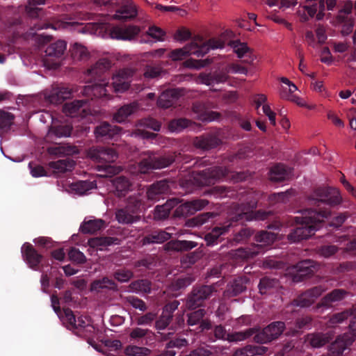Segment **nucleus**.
Masks as SVG:
<instances>
[{"instance_id": "f257e3e1", "label": "nucleus", "mask_w": 356, "mask_h": 356, "mask_svg": "<svg viewBox=\"0 0 356 356\" xmlns=\"http://www.w3.org/2000/svg\"><path fill=\"white\" fill-rule=\"evenodd\" d=\"M330 216L327 211L316 213L314 210H305L300 212V216L296 217V222L302 225L289 234L288 238L292 242L306 239L318 229L319 224Z\"/></svg>"}, {"instance_id": "f03ea898", "label": "nucleus", "mask_w": 356, "mask_h": 356, "mask_svg": "<svg viewBox=\"0 0 356 356\" xmlns=\"http://www.w3.org/2000/svg\"><path fill=\"white\" fill-rule=\"evenodd\" d=\"M139 31V28L136 26H111L105 23H88L83 29V32L120 40H130L138 35Z\"/></svg>"}, {"instance_id": "7ed1b4c3", "label": "nucleus", "mask_w": 356, "mask_h": 356, "mask_svg": "<svg viewBox=\"0 0 356 356\" xmlns=\"http://www.w3.org/2000/svg\"><path fill=\"white\" fill-rule=\"evenodd\" d=\"M184 47L186 51H188V56L194 55L197 57H202L207 54L211 49L223 48L225 47V42L221 39L215 38L204 42L201 38L197 37Z\"/></svg>"}, {"instance_id": "20e7f679", "label": "nucleus", "mask_w": 356, "mask_h": 356, "mask_svg": "<svg viewBox=\"0 0 356 356\" xmlns=\"http://www.w3.org/2000/svg\"><path fill=\"white\" fill-rule=\"evenodd\" d=\"M309 200L311 204L321 202L330 206H336L343 202V198L340 191L337 188L323 187L315 190Z\"/></svg>"}, {"instance_id": "39448f33", "label": "nucleus", "mask_w": 356, "mask_h": 356, "mask_svg": "<svg viewBox=\"0 0 356 356\" xmlns=\"http://www.w3.org/2000/svg\"><path fill=\"white\" fill-rule=\"evenodd\" d=\"M64 321L70 330H74L76 334L86 337H88L89 333L94 331V327L90 324V321L87 317L76 318L70 309L65 310Z\"/></svg>"}, {"instance_id": "423d86ee", "label": "nucleus", "mask_w": 356, "mask_h": 356, "mask_svg": "<svg viewBox=\"0 0 356 356\" xmlns=\"http://www.w3.org/2000/svg\"><path fill=\"white\" fill-rule=\"evenodd\" d=\"M108 3L120 7V9L112 17L113 19L127 20L136 16V6L132 0H110Z\"/></svg>"}, {"instance_id": "0eeeda50", "label": "nucleus", "mask_w": 356, "mask_h": 356, "mask_svg": "<svg viewBox=\"0 0 356 356\" xmlns=\"http://www.w3.org/2000/svg\"><path fill=\"white\" fill-rule=\"evenodd\" d=\"M284 324L282 322L273 323L254 336V341L259 343H266L277 338L283 332Z\"/></svg>"}, {"instance_id": "6e6552de", "label": "nucleus", "mask_w": 356, "mask_h": 356, "mask_svg": "<svg viewBox=\"0 0 356 356\" xmlns=\"http://www.w3.org/2000/svg\"><path fill=\"white\" fill-rule=\"evenodd\" d=\"M172 156H163L159 159L154 156H149L147 159H144L138 165V172L146 173L151 169L163 168L168 166L173 162Z\"/></svg>"}, {"instance_id": "1a4fd4ad", "label": "nucleus", "mask_w": 356, "mask_h": 356, "mask_svg": "<svg viewBox=\"0 0 356 356\" xmlns=\"http://www.w3.org/2000/svg\"><path fill=\"white\" fill-rule=\"evenodd\" d=\"M256 332L255 329H248L244 332H234L232 334L227 333L225 329L221 326H217L215 328L214 334L216 338L223 340H227L230 342H237L246 339L252 336Z\"/></svg>"}, {"instance_id": "9d476101", "label": "nucleus", "mask_w": 356, "mask_h": 356, "mask_svg": "<svg viewBox=\"0 0 356 356\" xmlns=\"http://www.w3.org/2000/svg\"><path fill=\"white\" fill-rule=\"evenodd\" d=\"M134 72L130 69L120 70L113 76V87L115 92H124L130 86L129 79L133 76Z\"/></svg>"}, {"instance_id": "9b49d317", "label": "nucleus", "mask_w": 356, "mask_h": 356, "mask_svg": "<svg viewBox=\"0 0 356 356\" xmlns=\"http://www.w3.org/2000/svg\"><path fill=\"white\" fill-rule=\"evenodd\" d=\"M88 155L99 163H111L118 158V154L113 149L104 147L92 148L89 150Z\"/></svg>"}, {"instance_id": "f8f14e48", "label": "nucleus", "mask_w": 356, "mask_h": 356, "mask_svg": "<svg viewBox=\"0 0 356 356\" xmlns=\"http://www.w3.org/2000/svg\"><path fill=\"white\" fill-rule=\"evenodd\" d=\"M140 202L136 200L134 202V209H131V206L126 209H119L115 213V218L120 223L128 224L132 223L138 220V217L134 216L137 210L140 209Z\"/></svg>"}, {"instance_id": "ddd939ff", "label": "nucleus", "mask_w": 356, "mask_h": 356, "mask_svg": "<svg viewBox=\"0 0 356 356\" xmlns=\"http://www.w3.org/2000/svg\"><path fill=\"white\" fill-rule=\"evenodd\" d=\"M137 130L132 133L131 136H141L142 138H152L154 136V134H149L147 131H145L144 129H150L154 131H159L161 125L160 124L152 120V119H145L141 120L137 124Z\"/></svg>"}, {"instance_id": "4468645a", "label": "nucleus", "mask_w": 356, "mask_h": 356, "mask_svg": "<svg viewBox=\"0 0 356 356\" xmlns=\"http://www.w3.org/2000/svg\"><path fill=\"white\" fill-rule=\"evenodd\" d=\"M207 204V202L204 200H196L191 202H185L181 204L176 212L182 216L192 215L197 211L204 208Z\"/></svg>"}, {"instance_id": "2eb2a0df", "label": "nucleus", "mask_w": 356, "mask_h": 356, "mask_svg": "<svg viewBox=\"0 0 356 356\" xmlns=\"http://www.w3.org/2000/svg\"><path fill=\"white\" fill-rule=\"evenodd\" d=\"M71 131L72 127L70 126L59 124L57 120H53L52 125L47 134V140H51L54 138L70 136Z\"/></svg>"}, {"instance_id": "dca6fc26", "label": "nucleus", "mask_w": 356, "mask_h": 356, "mask_svg": "<svg viewBox=\"0 0 356 356\" xmlns=\"http://www.w3.org/2000/svg\"><path fill=\"white\" fill-rule=\"evenodd\" d=\"M22 253L27 264L32 268H35L41 261L42 256L33 248L30 243H26L22 245Z\"/></svg>"}, {"instance_id": "f3484780", "label": "nucleus", "mask_w": 356, "mask_h": 356, "mask_svg": "<svg viewBox=\"0 0 356 356\" xmlns=\"http://www.w3.org/2000/svg\"><path fill=\"white\" fill-rule=\"evenodd\" d=\"M257 250L250 251L248 253V256L253 257L259 254L261 251L259 247H265L272 244L275 240V234L269 232H261L256 236Z\"/></svg>"}, {"instance_id": "a211bd4d", "label": "nucleus", "mask_w": 356, "mask_h": 356, "mask_svg": "<svg viewBox=\"0 0 356 356\" xmlns=\"http://www.w3.org/2000/svg\"><path fill=\"white\" fill-rule=\"evenodd\" d=\"M193 110L196 114V118L202 122H211L220 118L218 112L208 111L204 105L200 104H194Z\"/></svg>"}, {"instance_id": "6ab92c4d", "label": "nucleus", "mask_w": 356, "mask_h": 356, "mask_svg": "<svg viewBox=\"0 0 356 356\" xmlns=\"http://www.w3.org/2000/svg\"><path fill=\"white\" fill-rule=\"evenodd\" d=\"M226 69L224 72L216 73L214 75L201 74L198 76L197 82L207 86H213L216 83H224L227 79Z\"/></svg>"}, {"instance_id": "aec40b11", "label": "nucleus", "mask_w": 356, "mask_h": 356, "mask_svg": "<svg viewBox=\"0 0 356 356\" xmlns=\"http://www.w3.org/2000/svg\"><path fill=\"white\" fill-rule=\"evenodd\" d=\"M181 89H170L161 94L158 99V105L162 108H169L174 102V100L181 95Z\"/></svg>"}, {"instance_id": "412c9836", "label": "nucleus", "mask_w": 356, "mask_h": 356, "mask_svg": "<svg viewBox=\"0 0 356 356\" xmlns=\"http://www.w3.org/2000/svg\"><path fill=\"white\" fill-rule=\"evenodd\" d=\"M322 292L323 289L321 287H314L302 294L298 298L297 305L300 307H307L313 303L314 300L321 296Z\"/></svg>"}, {"instance_id": "4be33fe9", "label": "nucleus", "mask_w": 356, "mask_h": 356, "mask_svg": "<svg viewBox=\"0 0 356 356\" xmlns=\"http://www.w3.org/2000/svg\"><path fill=\"white\" fill-rule=\"evenodd\" d=\"M105 227V222L102 219H87L80 227V229L85 234H93Z\"/></svg>"}, {"instance_id": "5701e85b", "label": "nucleus", "mask_w": 356, "mask_h": 356, "mask_svg": "<svg viewBox=\"0 0 356 356\" xmlns=\"http://www.w3.org/2000/svg\"><path fill=\"white\" fill-rule=\"evenodd\" d=\"M136 110L137 105L134 103L124 105L113 114V120L116 122L122 123L124 122L128 117L134 113Z\"/></svg>"}, {"instance_id": "b1692460", "label": "nucleus", "mask_w": 356, "mask_h": 356, "mask_svg": "<svg viewBox=\"0 0 356 356\" xmlns=\"http://www.w3.org/2000/svg\"><path fill=\"white\" fill-rule=\"evenodd\" d=\"M71 90L66 88H54L47 99L52 104H59L65 99L70 98Z\"/></svg>"}, {"instance_id": "393cba45", "label": "nucleus", "mask_w": 356, "mask_h": 356, "mask_svg": "<svg viewBox=\"0 0 356 356\" xmlns=\"http://www.w3.org/2000/svg\"><path fill=\"white\" fill-rule=\"evenodd\" d=\"M121 128L117 126H111L108 123L104 122L96 128L95 134L97 137L106 136L113 138V136L120 134Z\"/></svg>"}, {"instance_id": "a878e982", "label": "nucleus", "mask_w": 356, "mask_h": 356, "mask_svg": "<svg viewBox=\"0 0 356 356\" xmlns=\"http://www.w3.org/2000/svg\"><path fill=\"white\" fill-rule=\"evenodd\" d=\"M67 44L65 41L58 40L49 44L45 49L46 56L49 58H60L66 50Z\"/></svg>"}, {"instance_id": "bb28decb", "label": "nucleus", "mask_w": 356, "mask_h": 356, "mask_svg": "<svg viewBox=\"0 0 356 356\" xmlns=\"http://www.w3.org/2000/svg\"><path fill=\"white\" fill-rule=\"evenodd\" d=\"M168 191V186L165 181H159L152 184L147 192L149 200H157L159 196Z\"/></svg>"}, {"instance_id": "cd10ccee", "label": "nucleus", "mask_w": 356, "mask_h": 356, "mask_svg": "<svg viewBox=\"0 0 356 356\" xmlns=\"http://www.w3.org/2000/svg\"><path fill=\"white\" fill-rule=\"evenodd\" d=\"M48 152L51 154L63 156L77 154L78 149L74 146L68 145H60L56 147H51L48 148Z\"/></svg>"}, {"instance_id": "c85d7f7f", "label": "nucleus", "mask_w": 356, "mask_h": 356, "mask_svg": "<svg viewBox=\"0 0 356 356\" xmlns=\"http://www.w3.org/2000/svg\"><path fill=\"white\" fill-rule=\"evenodd\" d=\"M212 293L211 286H204L202 287L197 292V293L194 294L192 297H191L187 301V306L188 308H193L196 306H198L200 303L197 302L200 299L206 298Z\"/></svg>"}, {"instance_id": "c756f323", "label": "nucleus", "mask_w": 356, "mask_h": 356, "mask_svg": "<svg viewBox=\"0 0 356 356\" xmlns=\"http://www.w3.org/2000/svg\"><path fill=\"white\" fill-rule=\"evenodd\" d=\"M289 172L283 165H277L271 168L269 177L271 181H281L289 177Z\"/></svg>"}, {"instance_id": "7c9ffc66", "label": "nucleus", "mask_w": 356, "mask_h": 356, "mask_svg": "<svg viewBox=\"0 0 356 356\" xmlns=\"http://www.w3.org/2000/svg\"><path fill=\"white\" fill-rule=\"evenodd\" d=\"M267 348L264 346H247L243 348L237 350L234 356H255L264 354Z\"/></svg>"}, {"instance_id": "2f4dec72", "label": "nucleus", "mask_w": 356, "mask_h": 356, "mask_svg": "<svg viewBox=\"0 0 356 356\" xmlns=\"http://www.w3.org/2000/svg\"><path fill=\"white\" fill-rule=\"evenodd\" d=\"M107 83H99L95 85H88L85 87L83 95H93L97 97H101L106 95V89L105 86Z\"/></svg>"}, {"instance_id": "473e14b6", "label": "nucleus", "mask_w": 356, "mask_h": 356, "mask_svg": "<svg viewBox=\"0 0 356 356\" xmlns=\"http://www.w3.org/2000/svg\"><path fill=\"white\" fill-rule=\"evenodd\" d=\"M74 165V162L70 159L59 160L49 163V167L55 173L65 172L71 170Z\"/></svg>"}, {"instance_id": "72a5a7b5", "label": "nucleus", "mask_w": 356, "mask_h": 356, "mask_svg": "<svg viewBox=\"0 0 356 356\" xmlns=\"http://www.w3.org/2000/svg\"><path fill=\"white\" fill-rule=\"evenodd\" d=\"M256 207L255 202H253L251 204V210L248 209L247 211H243L241 213H238V219H245V220H264L266 216V213L261 211H253L252 209Z\"/></svg>"}, {"instance_id": "f704fd0d", "label": "nucleus", "mask_w": 356, "mask_h": 356, "mask_svg": "<svg viewBox=\"0 0 356 356\" xmlns=\"http://www.w3.org/2000/svg\"><path fill=\"white\" fill-rule=\"evenodd\" d=\"M175 202V200H170L163 205L157 206L154 210V218L156 220H162L167 218Z\"/></svg>"}, {"instance_id": "c9c22d12", "label": "nucleus", "mask_w": 356, "mask_h": 356, "mask_svg": "<svg viewBox=\"0 0 356 356\" xmlns=\"http://www.w3.org/2000/svg\"><path fill=\"white\" fill-rule=\"evenodd\" d=\"M112 183L115 188L118 195H123L129 191L131 188V184L130 181L124 177H119L113 180Z\"/></svg>"}, {"instance_id": "e433bc0d", "label": "nucleus", "mask_w": 356, "mask_h": 356, "mask_svg": "<svg viewBox=\"0 0 356 356\" xmlns=\"http://www.w3.org/2000/svg\"><path fill=\"white\" fill-rule=\"evenodd\" d=\"M96 184L93 181H81L71 184L72 191L79 195H85L90 190L96 188Z\"/></svg>"}, {"instance_id": "4c0bfd02", "label": "nucleus", "mask_w": 356, "mask_h": 356, "mask_svg": "<svg viewBox=\"0 0 356 356\" xmlns=\"http://www.w3.org/2000/svg\"><path fill=\"white\" fill-rule=\"evenodd\" d=\"M197 243L189 241H175L168 243L166 246L168 250L175 251L188 250L195 248Z\"/></svg>"}, {"instance_id": "58836bf2", "label": "nucleus", "mask_w": 356, "mask_h": 356, "mask_svg": "<svg viewBox=\"0 0 356 356\" xmlns=\"http://www.w3.org/2000/svg\"><path fill=\"white\" fill-rule=\"evenodd\" d=\"M86 104L83 101L76 100L70 103H67L63 106V112L66 115L75 117L82 109V107Z\"/></svg>"}, {"instance_id": "ea45409f", "label": "nucleus", "mask_w": 356, "mask_h": 356, "mask_svg": "<svg viewBox=\"0 0 356 356\" xmlns=\"http://www.w3.org/2000/svg\"><path fill=\"white\" fill-rule=\"evenodd\" d=\"M170 238V234L166 232H154L143 239V244L161 243Z\"/></svg>"}, {"instance_id": "a19ab883", "label": "nucleus", "mask_w": 356, "mask_h": 356, "mask_svg": "<svg viewBox=\"0 0 356 356\" xmlns=\"http://www.w3.org/2000/svg\"><path fill=\"white\" fill-rule=\"evenodd\" d=\"M280 96L281 98L286 100L291 101L294 103H296L297 105L301 106V107H306L308 109H314L315 108V105H308L305 102V100H303L302 98L297 97L294 95H289L286 92L285 88H283L280 92Z\"/></svg>"}, {"instance_id": "79ce46f5", "label": "nucleus", "mask_w": 356, "mask_h": 356, "mask_svg": "<svg viewBox=\"0 0 356 356\" xmlns=\"http://www.w3.org/2000/svg\"><path fill=\"white\" fill-rule=\"evenodd\" d=\"M314 262L311 260H305L296 266V271L300 277L307 276L314 273Z\"/></svg>"}, {"instance_id": "37998d69", "label": "nucleus", "mask_w": 356, "mask_h": 356, "mask_svg": "<svg viewBox=\"0 0 356 356\" xmlns=\"http://www.w3.org/2000/svg\"><path fill=\"white\" fill-rule=\"evenodd\" d=\"M72 56L74 60H83L89 56V53L86 48L79 43H75L71 50Z\"/></svg>"}, {"instance_id": "c03bdc74", "label": "nucleus", "mask_w": 356, "mask_h": 356, "mask_svg": "<svg viewBox=\"0 0 356 356\" xmlns=\"http://www.w3.org/2000/svg\"><path fill=\"white\" fill-rule=\"evenodd\" d=\"M114 243L111 238H94L88 241V244L91 248H96L97 250H103L104 248Z\"/></svg>"}, {"instance_id": "a18cd8bd", "label": "nucleus", "mask_w": 356, "mask_h": 356, "mask_svg": "<svg viewBox=\"0 0 356 356\" xmlns=\"http://www.w3.org/2000/svg\"><path fill=\"white\" fill-rule=\"evenodd\" d=\"M229 45L238 58H243L245 54L251 51V49L246 43L241 42L238 40L230 42Z\"/></svg>"}, {"instance_id": "49530a36", "label": "nucleus", "mask_w": 356, "mask_h": 356, "mask_svg": "<svg viewBox=\"0 0 356 356\" xmlns=\"http://www.w3.org/2000/svg\"><path fill=\"white\" fill-rule=\"evenodd\" d=\"M130 291L136 293H149L151 291L150 283L147 280H138L132 282L129 285Z\"/></svg>"}, {"instance_id": "de8ad7c7", "label": "nucleus", "mask_w": 356, "mask_h": 356, "mask_svg": "<svg viewBox=\"0 0 356 356\" xmlns=\"http://www.w3.org/2000/svg\"><path fill=\"white\" fill-rule=\"evenodd\" d=\"M327 6V10H332L336 6L335 0H319L318 1V10L316 13V19L321 20L323 18L325 13V6Z\"/></svg>"}, {"instance_id": "09e8293b", "label": "nucleus", "mask_w": 356, "mask_h": 356, "mask_svg": "<svg viewBox=\"0 0 356 356\" xmlns=\"http://www.w3.org/2000/svg\"><path fill=\"white\" fill-rule=\"evenodd\" d=\"M115 284L114 282L108 279V277H104L100 280H97L94 281L90 286L92 291H98L102 289H114Z\"/></svg>"}, {"instance_id": "8fccbe9b", "label": "nucleus", "mask_w": 356, "mask_h": 356, "mask_svg": "<svg viewBox=\"0 0 356 356\" xmlns=\"http://www.w3.org/2000/svg\"><path fill=\"white\" fill-rule=\"evenodd\" d=\"M110 67L111 62L106 58H103L97 61L95 65L88 70V73L90 74H98L107 70Z\"/></svg>"}, {"instance_id": "3c124183", "label": "nucleus", "mask_w": 356, "mask_h": 356, "mask_svg": "<svg viewBox=\"0 0 356 356\" xmlns=\"http://www.w3.org/2000/svg\"><path fill=\"white\" fill-rule=\"evenodd\" d=\"M346 295L344 291L341 289H336L332 291L330 293L327 295L323 298V302L325 305H328L332 302H335L342 300Z\"/></svg>"}, {"instance_id": "603ef678", "label": "nucleus", "mask_w": 356, "mask_h": 356, "mask_svg": "<svg viewBox=\"0 0 356 356\" xmlns=\"http://www.w3.org/2000/svg\"><path fill=\"white\" fill-rule=\"evenodd\" d=\"M310 344L314 348H319L329 341V337L321 334H311L308 337Z\"/></svg>"}, {"instance_id": "864d4df0", "label": "nucleus", "mask_w": 356, "mask_h": 356, "mask_svg": "<svg viewBox=\"0 0 356 356\" xmlns=\"http://www.w3.org/2000/svg\"><path fill=\"white\" fill-rule=\"evenodd\" d=\"M44 3L45 0H29L28 5L26 7L28 14L32 17H37L39 10L37 6L43 5Z\"/></svg>"}, {"instance_id": "5fc2aeb1", "label": "nucleus", "mask_w": 356, "mask_h": 356, "mask_svg": "<svg viewBox=\"0 0 356 356\" xmlns=\"http://www.w3.org/2000/svg\"><path fill=\"white\" fill-rule=\"evenodd\" d=\"M227 231V227H216L205 236V240L209 244H213L216 240Z\"/></svg>"}, {"instance_id": "6e6d98bb", "label": "nucleus", "mask_w": 356, "mask_h": 356, "mask_svg": "<svg viewBox=\"0 0 356 356\" xmlns=\"http://www.w3.org/2000/svg\"><path fill=\"white\" fill-rule=\"evenodd\" d=\"M188 56V51L185 47L174 49L170 51L168 57L173 61L181 60Z\"/></svg>"}, {"instance_id": "4d7b16f0", "label": "nucleus", "mask_w": 356, "mask_h": 356, "mask_svg": "<svg viewBox=\"0 0 356 356\" xmlns=\"http://www.w3.org/2000/svg\"><path fill=\"white\" fill-rule=\"evenodd\" d=\"M147 34L156 41H163L165 40V32L161 29L156 26H150Z\"/></svg>"}, {"instance_id": "13d9d810", "label": "nucleus", "mask_w": 356, "mask_h": 356, "mask_svg": "<svg viewBox=\"0 0 356 356\" xmlns=\"http://www.w3.org/2000/svg\"><path fill=\"white\" fill-rule=\"evenodd\" d=\"M190 121L186 119H178L172 121L169 124V129L171 131H179L181 129L188 127Z\"/></svg>"}, {"instance_id": "bf43d9fd", "label": "nucleus", "mask_w": 356, "mask_h": 356, "mask_svg": "<svg viewBox=\"0 0 356 356\" xmlns=\"http://www.w3.org/2000/svg\"><path fill=\"white\" fill-rule=\"evenodd\" d=\"M149 353V350L144 348H140L135 346H130L126 348L125 353L127 355L131 356H143L147 355Z\"/></svg>"}, {"instance_id": "052dcab7", "label": "nucleus", "mask_w": 356, "mask_h": 356, "mask_svg": "<svg viewBox=\"0 0 356 356\" xmlns=\"http://www.w3.org/2000/svg\"><path fill=\"white\" fill-rule=\"evenodd\" d=\"M13 120V115L11 113L0 111V129L10 127Z\"/></svg>"}, {"instance_id": "680f3d73", "label": "nucleus", "mask_w": 356, "mask_h": 356, "mask_svg": "<svg viewBox=\"0 0 356 356\" xmlns=\"http://www.w3.org/2000/svg\"><path fill=\"white\" fill-rule=\"evenodd\" d=\"M68 256L71 261L78 264L84 263L86 261V257L84 256V254L79 250L74 248H72L70 250Z\"/></svg>"}, {"instance_id": "e2e57ef3", "label": "nucleus", "mask_w": 356, "mask_h": 356, "mask_svg": "<svg viewBox=\"0 0 356 356\" xmlns=\"http://www.w3.org/2000/svg\"><path fill=\"white\" fill-rule=\"evenodd\" d=\"M204 316V309H198L191 313L188 316V323L189 325L197 324Z\"/></svg>"}, {"instance_id": "0e129e2a", "label": "nucleus", "mask_w": 356, "mask_h": 356, "mask_svg": "<svg viewBox=\"0 0 356 356\" xmlns=\"http://www.w3.org/2000/svg\"><path fill=\"white\" fill-rule=\"evenodd\" d=\"M161 72V68L159 67L147 66L144 72V76L146 79H154L159 76Z\"/></svg>"}, {"instance_id": "69168bd1", "label": "nucleus", "mask_w": 356, "mask_h": 356, "mask_svg": "<svg viewBox=\"0 0 356 356\" xmlns=\"http://www.w3.org/2000/svg\"><path fill=\"white\" fill-rule=\"evenodd\" d=\"M346 336H343L341 339H338L333 344L334 348H339L338 353H341L353 341V339H346Z\"/></svg>"}, {"instance_id": "338daca9", "label": "nucleus", "mask_w": 356, "mask_h": 356, "mask_svg": "<svg viewBox=\"0 0 356 356\" xmlns=\"http://www.w3.org/2000/svg\"><path fill=\"white\" fill-rule=\"evenodd\" d=\"M132 275L133 274L131 271L124 269L118 270L114 275L115 279L122 282L129 281L131 278Z\"/></svg>"}, {"instance_id": "774afa93", "label": "nucleus", "mask_w": 356, "mask_h": 356, "mask_svg": "<svg viewBox=\"0 0 356 356\" xmlns=\"http://www.w3.org/2000/svg\"><path fill=\"white\" fill-rule=\"evenodd\" d=\"M191 36L189 30L186 29H181L178 30L175 34V40L179 42H183L188 40Z\"/></svg>"}]
</instances>
